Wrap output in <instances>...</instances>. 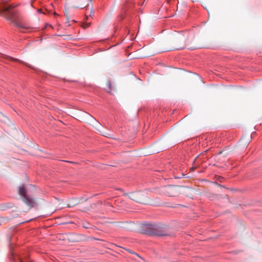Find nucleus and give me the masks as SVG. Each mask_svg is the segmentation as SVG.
Listing matches in <instances>:
<instances>
[{"mask_svg": "<svg viewBox=\"0 0 262 262\" xmlns=\"http://www.w3.org/2000/svg\"><path fill=\"white\" fill-rule=\"evenodd\" d=\"M18 258L20 262H33L26 258H23V257L19 256Z\"/></svg>", "mask_w": 262, "mask_h": 262, "instance_id": "obj_5", "label": "nucleus"}, {"mask_svg": "<svg viewBox=\"0 0 262 262\" xmlns=\"http://www.w3.org/2000/svg\"><path fill=\"white\" fill-rule=\"evenodd\" d=\"M144 233L151 235L166 236L167 233L164 228L157 225L148 224L144 227Z\"/></svg>", "mask_w": 262, "mask_h": 262, "instance_id": "obj_2", "label": "nucleus"}, {"mask_svg": "<svg viewBox=\"0 0 262 262\" xmlns=\"http://www.w3.org/2000/svg\"><path fill=\"white\" fill-rule=\"evenodd\" d=\"M19 193L22 196L24 203L28 206L32 208L35 205L36 203L35 201L26 194V189L24 185L20 187Z\"/></svg>", "mask_w": 262, "mask_h": 262, "instance_id": "obj_3", "label": "nucleus"}, {"mask_svg": "<svg viewBox=\"0 0 262 262\" xmlns=\"http://www.w3.org/2000/svg\"><path fill=\"white\" fill-rule=\"evenodd\" d=\"M129 198L134 200L135 201L140 203H144V201L141 198V193H132L130 194Z\"/></svg>", "mask_w": 262, "mask_h": 262, "instance_id": "obj_4", "label": "nucleus"}, {"mask_svg": "<svg viewBox=\"0 0 262 262\" xmlns=\"http://www.w3.org/2000/svg\"><path fill=\"white\" fill-rule=\"evenodd\" d=\"M38 12H39V13H41V10H40V9H39V10H38Z\"/></svg>", "mask_w": 262, "mask_h": 262, "instance_id": "obj_6", "label": "nucleus"}, {"mask_svg": "<svg viewBox=\"0 0 262 262\" xmlns=\"http://www.w3.org/2000/svg\"><path fill=\"white\" fill-rule=\"evenodd\" d=\"M14 60H16V61H18L19 60H18L17 59H15Z\"/></svg>", "mask_w": 262, "mask_h": 262, "instance_id": "obj_7", "label": "nucleus"}, {"mask_svg": "<svg viewBox=\"0 0 262 262\" xmlns=\"http://www.w3.org/2000/svg\"><path fill=\"white\" fill-rule=\"evenodd\" d=\"M6 12L7 18L13 22L18 27L20 31L24 33L28 32L29 28L17 21V12L12 9V6H5L2 2H0V13Z\"/></svg>", "mask_w": 262, "mask_h": 262, "instance_id": "obj_1", "label": "nucleus"}, {"mask_svg": "<svg viewBox=\"0 0 262 262\" xmlns=\"http://www.w3.org/2000/svg\"><path fill=\"white\" fill-rule=\"evenodd\" d=\"M255 132H253V133H252V135L253 134H255Z\"/></svg>", "mask_w": 262, "mask_h": 262, "instance_id": "obj_8", "label": "nucleus"}]
</instances>
